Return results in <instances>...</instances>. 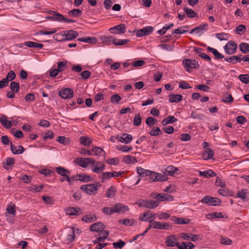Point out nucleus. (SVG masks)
Masks as SVG:
<instances>
[{"label": "nucleus", "instance_id": "nucleus-11", "mask_svg": "<svg viewBox=\"0 0 249 249\" xmlns=\"http://www.w3.org/2000/svg\"><path fill=\"white\" fill-rule=\"evenodd\" d=\"M116 139L119 142L127 144L132 140V136L127 133H123L122 135H117Z\"/></svg>", "mask_w": 249, "mask_h": 249}, {"label": "nucleus", "instance_id": "nucleus-8", "mask_svg": "<svg viewBox=\"0 0 249 249\" xmlns=\"http://www.w3.org/2000/svg\"><path fill=\"white\" fill-rule=\"evenodd\" d=\"M154 31V28L151 26H146L139 30L136 33L137 37L147 36L150 35Z\"/></svg>", "mask_w": 249, "mask_h": 249}, {"label": "nucleus", "instance_id": "nucleus-48", "mask_svg": "<svg viewBox=\"0 0 249 249\" xmlns=\"http://www.w3.org/2000/svg\"><path fill=\"white\" fill-rule=\"evenodd\" d=\"M125 244V242L122 240H119V241L112 243L113 246L115 249H122Z\"/></svg>", "mask_w": 249, "mask_h": 249}, {"label": "nucleus", "instance_id": "nucleus-59", "mask_svg": "<svg viewBox=\"0 0 249 249\" xmlns=\"http://www.w3.org/2000/svg\"><path fill=\"white\" fill-rule=\"evenodd\" d=\"M247 193V190L243 189L241 191H238L237 193V196L238 197L241 198L242 200H245L246 199V194Z\"/></svg>", "mask_w": 249, "mask_h": 249}, {"label": "nucleus", "instance_id": "nucleus-55", "mask_svg": "<svg viewBox=\"0 0 249 249\" xmlns=\"http://www.w3.org/2000/svg\"><path fill=\"white\" fill-rule=\"evenodd\" d=\"M92 151L94 153L93 155L95 156H99L101 152H104L105 154L106 153L102 148L98 146H93Z\"/></svg>", "mask_w": 249, "mask_h": 249}, {"label": "nucleus", "instance_id": "nucleus-36", "mask_svg": "<svg viewBox=\"0 0 249 249\" xmlns=\"http://www.w3.org/2000/svg\"><path fill=\"white\" fill-rule=\"evenodd\" d=\"M103 235L97 238L95 240L93 241L94 243H98L101 241H104L107 239L109 235V231H103L101 233Z\"/></svg>", "mask_w": 249, "mask_h": 249}, {"label": "nucleus", "instance_id": "nucleus-14", "mask_svg": "<svg viewBox=\"0 0 249 249\" xmlns=\"http://www.w3.org/2000/svg\"><path fill=\"white\" fill-rule=\"evenodd\" d=\"M208 24L207 23H204L202 25L197 26L191 30L190 31V34H192L194 32H196V34H199L200 35L203 34L204 31H207L208 30Z\"/></svg>", "mask_w": 249, "mask_h": 249}, {"label": "nucleus", "instance_id": "nucleus-13", "mask_svg": "<svg viewBox=\"0 0 249 249\" xmlns=\"http://www.w3.org/2000/svg\"><path fill=\"white\" fill-rule=\"evenodd\" d=\"M157 216L156 213H150L149 212L145 213H144L141 214L139 218V220L142 221H148L149 220L152 219V220H154V219H156Z\"/></svg>", "mask_w": 249, "mask_h": 249}, {"label": "nucleus", "instance_id": "nucleus-51", "mask_svg": "<svg viewBox=\"0 0 249 249\" xmlns=\"http://www.w3.org/2000/svg\"><path fill=\"white\" fill-rule=\"evenodd\" d=\"M157 120L155 118L152 117H148L146 119L145 123L149 127L153 126L156 124Z\"/></svg>", "mask_w": 249, "mask_h": 249}, {"label": "nucleus", "instance_id": "nucleus-54", "mask_svg": "<svg viewBox=\"0 0 249 249\" xmlns=\"http://www.w3.org/2000/svg\"><path fill=\"white\" fill-rule=\"evenodd\" d=\"M239 80L244 84L249 83V75L248 74H240L238 76Z\"/></svg>", "mask_w": 249, "mask_h": 249}, {"label": "nucleus", "instance_id": "nucleus-28", "mask_svg": "<svg viewBox=\"0 0 249 249\" xmlns=\"http://www.w3.org/2000/svg\"><path fill=\"white\" fill-rule=\"evenodd\" d=\"M137 172L139 176L142 178L148 176L150 174H151V171L144 169L141 167H138L137 168Z\"/></svg>", "mask_w": 249, "mask_h": 249}, {"label": "nucleus", "instance_id": "nucleus-47", "mask_svg": "<svg viewBox=\"0 0 249 249\" xmlns=\"http://www.w3.org/2000/svg\"><path fill=\"white\" fill-rule=\"evenodd\" d=\"M66 213L69 215H77L78 211L76 208L69 207L65 210Z\"/></svg>", "mask_w": 249, "mask_h": 249}, {"label": "nucleus", "instance_id": "nucleus-4", "mask_svg": "<svg viewBox=\"0 0 249 249\" xmlns=\"http://www.w3.org/2000/svg\"><path fill=\"white\" fill-rule=\"evenodd\" d=\"M159 205L158 201H155L152 199H143L140 202V207H145L148 209H154Z\"/></svg>", "mask_w": 249, "mask_h": 249}, {"label": "nucleus", "instance_id": "nucleus-23", "mask_svg": "<svg viewBox=\"0 0 249 249\" xmlns=\"http://www.w3.org/2000/svg\"><path fill=\"white\" fill-rule=\"evenodd\" d=\"M100 39L106 45H110L111 42L114 44V42L116 40L115 37L111 36H101Z\"/></svg>", "mask_w": 249, "mask_h": 249}, {"label": "nucleus", "instance_id": "nucleus-16", "mask_svg": "<svg viewBox=\"0 0 249 249\" xmlns=\"http://www.w3.org/2000/svg\"><path fill=\"white\" fill-rule=\"evenodd\" d=\"M97 219L94 213H90L84 215L82 218V221L86 223H91L95 221Z\"/></svg>", "mask_w": 249, "mask_h": 249}, {"label": "nucleus", "instance_id": "nucleus-33", "mask_svg": "<svg viewBox=\"0 0 249 249\" xmlns=\"http://www.w3.org/2000/svg\"><path fill=\"white\" fill-rule=\"evenodd\" d=\"M177 121V119L174 116L170 115L164 119L162 121L161 124L163 125H166L169 124L175 123Z\"/></svg>", "mask_w": 249, "mask_h": 249}, {"label": "nucleus", "instance_id": "nucleus-22", "mask_svg": "<svg viewBox=\"0 0 249 249\" xmlns=\"http://www.w3.org/2000/svg\"><path fill=\"white\" fill-rule=\"evenodd\" d=\"M183 99V96L180 94H170L169 95V101L170 103H178Z\"/></svg>", "mask_w": 249, "mask_h": 249}, {"label": "nucleus", "instance_id": "nucleus-5", "mask_svg": "<svg viewBox=\"0 0 249 249\" xmlns=\"http://www.w3.org/2000/svg\"><path fill=\"white\" fill-rule=\"evenodd\" d=\"M201 202L211 206H219L220 204V200L217 197H213L209 196H204Z\"/></svg>", "mask_w": 249, "mask_h": 249}, {"label": "nucleus", "instance_id": "nucleus-40", "mask_svg": "<svg viewBox=\"0 0 249 249\" xmlns=\"http://www.w3.org/2000/svg\"><path fill=\"white\" fill-rule=\"evenodd\" d=\"M114 173L107 172H102V175L100 176V179L102 182H104L105 180L109 179L111 178H113Z\"/></svg>", "mask_w": 249, "mask_h": 249}, {"label": "nucleus", "instance_id": "nucleus-44", "mask_svg": "<svg viewBox=\"0 0 249 249\" xmlns=\"http://www.w3.org/2000/svg\"><path fill=\"white\" fill-rule=\"evenodd\" d=\"M10 88L11 89V91L17 93L19 90L20 86L18 83L13 81L10 83Z\"/></svg>", "mask_w": 249, "mask_h": 249}, {"label": "nucleus", "instance_id": "nucleus-62", "mask_svg": "<svg viewBox=\"0 0 249 249\" xmlns=\"http://www.w3.org/2000/svg\"><path fill=\"white\" fill-rule=\"evenodd\" d=\"M246 31V27L244 25H238L236 28V32L238 35L243 34Z\"/></svg>", "mask_w": 249, "mask_h": 249}, {"label": "nucleus", "instance_id": "nucleus-34", "mask_svg": "<svg viewBox=\"0 0 249 249\" xmlns=\"http://www.w3.org/2000/svg\"><path fill=\"white\" fill-rule=\"evenodd\" d=\"M207 49L209 52L213 53L216 59H220L224 58V55H223L222 54L219 53L216 49L212 48L211 47H208L207 48Z\"/></svg>", "mask_w": 249, "mask_h": 249}, {"label": "nucleus", "instance_id": "nucleus-46", "mask_svg": "<svg viewBox=\"0 0 249 249\" xmlns=\"http://www.w3.org/2000/svg\"><path fill=\"white\" fill-rule=\"evenodd\" d=\"M173 23H171L168 25L164 26L161 29L158 31V33L160 35H163L166 31L173 26Z\"/></svg>", "mask_w": 249, "mask_h": 249}, {"label": "nucleus", "instance_id": "nucleus-58", "mask_svg": "<svg viewBox=\"0 0 249 249\" xmlns=\"http://www.w3.org/2000/svg\"><path fill=\"white\" fill-rule=\"evenodd\" d=\"M56 141L60 143L66 145L69 142V139L65 136H58L57 137Z\"/></svg>", "mask_w": 249, "mask_h": 249}, {"label": "nucleus", "instance_id": "nucleus-17", "mask_svg": "<svg viewBox=\"0 0 249 249\" xmlns=\"http://www.w3.org/2000/svg\"><path fill=\"white\" fill-rule=\"evenodd\" d=\"M79 142L83 146L89 148L92 143V141L90 138L87 136H82L79 139Z\"/></svg>", "mask_w": 249, "mask_h": 249}, {"label": "nucleus", "instance_id": "nucleus-56", "mask_svg": "<svg viewBox=\"0 0 249 249\" xmlns=\"http://www.w3.org/2000/svg\"><path fill=\"white\" fill-rule=\"evenodd\" d=\"M155 178H156L157 181H163L166 180L168 178L165 175L156 173Z\"/></svg>", "mask_w": 249, "mask_h": 249}, {"label": "nucleus", "instance_id": "nucleus-35", "mask_svg": "<svg viewBox=\"0 0 249 249\" xmlns=\"http://www.w3.org/2000/svg\"><path fill=\"white\" fill-rule=\"evenodd\" d=\"M24 45L27 47L30 48H42L43 47V45L41 43H39L37 42H34L32 41H26L24 42Z\"/></svg>", "mask_w": 249, "mask_h": 249}, {"label": "nucleus", "instance_id": "nucleus-6", "mask_svg": "<svg viewBox=\"0 0 249 249\" xmlns=\"http://www.w3.org/2000/svg\"><path fill=\"white\" fill-rule=\"evenodd\" d=\"M237 47V44L233 41H230L226 44L224 48L227 54H233L236 52Z\"/></svg>", "mask_w": 249, "mask_h": 249}, {"label": "nucleus", "instance_id": "nucleus-39", "mask_svg": "<svg viewBox=\"0 0 249 249\" xmlns=\"http://www.w3.org/2000/svg\"><path fill=\"white\" fill-rule=\"evenodd\" d=\"M56 171L58 175L64 177L66 178H67V176L68 174L70 175L69 171L60 166L56 168Z\"/></svg>", "mask_w": 249, "mask_h": 249}, {"label": "nucleus", "instance_id": "nucleus-60", "mask_svg": "<svg viewBox=\"0 0 249 249\" xmlns=\"http://www.w3.org/2000/svg\"><path fill=\"white\" fill-rule=\"evenodd\" d=\"M121 100V97L117 94H115L111 96L110 101L112 103L118 104Z\"/></svg>", "mask_w": 249, "mask_h": 249}, {"label": "nucleus", "instance_id": "nucleus-31", "mask_svg": "<svg viewBox=\"0 0 249 249\" xmlns=\"http://www.w3.org/2000/svg\"><path fill=\"white\" fill-rule=\"evenodd\" d=\"M200 176H203L205 178L213 177L216 176V174L211 169L205 170L204 171H199Z\"/></svg>", "mask_w": 249, "mask_h": 249}, {"label": "nucleus", "instance_id": "nucleus-20", "mask_svg": "<svg viewBox=\"0 0 249 249\" xmlns=\"http://www.w3.org/2000/svg\"><path fill=\"white\" fill-rule=\"evenodd\" d=\"M172 220L177 224H187L190 222L191 220L188 218L177 217L176 216H172Z\"/></svg>", "mask_w": 249, "mask_h": 249}, {"label": "nucleus", "instance_id": "nucleus-12", "mask_svg": "<svg viewBox=\"0 0 249 249\" xmlns=\"http://www.w3.org/2000/svg\"><path fill=\"white\" fill-rule=\"evenodd\" d=\"M114 213H124L129 210V208L122 203H117L113 206Z\"/></svg>", "mask_w": 249, "mask_h": 249}, {"label": "nucleus", "instance_id": "nucleus-53", "mask_svg": "<svg viewBox=\"0 0 249 249\" xmlns=\"http://www.w3.org/2000/svg\"><path fill=\"white\" fill-rule=\"evenodd\" d=\"M142 123V118L139 113L134 116L133 120V124L135 126H139Z\"/></svg>", "mask_w": 249, "mask_h": 249}, {"label": "nucleus", "instance_id": "nucleus-29", "mask_svg": "<svg viewBox=\"0 0 249 249\" xmlns=\"http://www.w3.org/2000/svg\"><path fill=\"white\" fill-rule=\"evenodd\" d=\"M65 39L67 40H71L77 36L78 33L73 30L65 31L64 32Z\"/></svg>", "mask_w": 249, "mask_h": 249}, {"label": "nucleus", "instance_id": "nucleus-52", "mask_svg": "<svg viewBox=\"0 0 249 249\" xmlns=\"http://www.w3.org/2000/svg\"><path fill=\"white\" fill-rule=\"evenodd\" d=\"M44 188V185L43 184L39 185H34L30 188V190L32 192L38 193L41 192Z\"/></svg>", "mask_w": 249, "mask_h": 249}, {"label": "nucleus", "instance_id": "nucleus-64", "mask_svg": "<svg viewBox=\"0 0 249 249\" xmlns=\"http://www.w3.org/2000/svg\"><path fill=\"white\" fill-rule=\"evenodd\" d=\"M102 212L107 215H111L114 213L113 206L112 207H105L102 209Z\"/></svg>", "mask_w": 249, "mask_h": 249}, {"label": "nucleus", "instance_id": "nucleus-26", "mask_svg": "<svg viewBox=\"0 0 249 249\" xmlns=\"http://www.w3.org/2000/svg\"><path fill=\"white\" fill-rule=\"evenodd\" d=\"M158 199L161 201H163L165 200L171 201L173 200L174 197L171 195L164 193H159Z\"/></svg>", "mask_w": 249, "mask_h": 249}, {"label": "nucleus", "instance_id": "nucleus-15", "mask_svg": "<svg viewBox=\"0 0 249 249\" xmlns=\"http://www.w3.org/2000/svg\"><path fill=\"white\" fill-rule=\"evenodd\" d=\"M109 31L112 34L124 33L126 32V28L124 25L119 24L110 28Z\"/></svg>", "mask_w": 249, "mask_h": 249}, {"label": "nucleus", "instance_id": "nucleus-45", "mask_svg": "<svg viewBox=\"0 0 249 249\" xmlns=\"http://www.w3.org/2000/svg\"><path fill=\"white\" fill-rule=\"evenodd\" d=\"M214 155V151L211 148H206L205 153L204 154V157L205 160L211 159Z\"/></svg>", "mask_w": 249, "mask_h": 249}, {"label": "nucleus", "instance_id": "nucleus-57", "mask_svg": "<svg viewBox=\"0 0 249 249\" xmlns=\"http://www.w3.org/2000/svg\"><path fill=\"white\" fill-rule=\"evenodd\" d=\"M6 210L10 214H15L16 213L15 205L12 202L8 205Z\"/></svg>", "mask_w": 249, "mask_h": 249}, {"label": "nucleus", "instance_id": "nucleus-1", "mask_svg": "<svg viewBox=\"0 0 249 249\" xmlns=\"http://www.w3.org/2000/svg\"><path fill=\"white\" fill-rule=\"evenodd\" d=\"M101 186V184L98 182H95L93 184H88L81 185V190L89 195H93L96 193L97 191Z\"/></svg>", "mask_w": 249, "mask_h": 249}, {"label": "nucleus", "instance_id": "nucleus-38", "mask_svg": "<svg viewBox=\"0 0 249 249\" xmlns=\"http://www.w3.org/2000/svg\"><path fill=\"white\" fill-rule=\"evenodd\" d=\"M119 223L121 224L125 225L127 226H132L136 223L135 220L133 219L125 218L119 220Z\"/></svg>", "mask_w": 249, "mask_h": 249}, {"label": "nucleus", "instance_id": "nucleus-49", "mask_svg": "<svg viewBox=\"0 0 249 249\" xmlns=\"http://www.w3.org/2000/svg\"><path fill=\"white\" fill-rule=\"evenodd\" d=\"M205 115L203 113H199L196 111H193L191 113V117L193 119H198L202 120L205 117Z\"/></svg>", "mask_w": 249, "mask_h": 249}, {"label": "nucleus", "instance_id": "nucleus-25", "mask_svg": "<svg viewBox=\"0 0 249 249\" xmlns=\"http://www.w3.org/2000/svg\"><path fill=\"white\" fill-rule=\"evenodd\" d=\"M79 41L89 44H95L97 42V39L95 37L86 36L79 38Z\"/></svg>", "mask_w": 249, "mask_h": 249}, {"label": "nucleus", "instance_id": "nucleus-7", "mask_svg": "<svg viewBox=\"0 0 249 249\" xmlns=\"http://www.w3.org/2000/svg\"><path fill=\"white\" fill-rule=\"evenodd\" d=\"M165 244L168 247L176 246L178 248L179 243L178 242V239L175 235H171L166 237Z\"/></svg>", "mask_w": 249, "mask_h": 249}, {"label": "nucleus", "instance_id": "nucleus-41", "mask_svg": "<svg viewBox=\"0 0 249 249\" xmlns=\"http://www.w3.org/2000/svg\"><path fill=\"white\" fill-rule=\"evenodd\" d=\"M240 51L243 53H249V44L246 42H242L239 46Z\"/></svg>", "mask_w": 249, "mask_h": 249}, {"label": "nucleus", "instance_id": "nucleus-21", "mask_svg": "<svg viewBox=\"0 0 249 249\" xmlns=\"http://www.w3.org/2000/svg\"><path fill=\"white\" fill-rule=\"evenodd\" d=\"M93 159L89 158H79V166L86 168L89 164H91Z\"/></svg>", "mask_w": 249, "mask_h": 249}, {"label": "nucleus", "instance_id": "nucleus-24", "mask_svg": "<svg viewBox=\"0 0 249 249\" xmlns=\"http://www.w3.org/2000/svg\"><path fill=\"white\" fill-rule=\"evenodd\" d=\"M0 122L6 129H9L12 126L11 122L7 120V117L5 115H2L0 118Z\"/></svg>", "mask_w": 249, "mask_h": 249}, {"label": "nucleus", "instance_id": "nucleus-2", "mask_svg": "<svg viewBox=\"0 0 249 249\" xmlns=\"http://www.w3.org/2000/svg\"><path fill=\"white\" fill-rule=\"evenodd\" d=\"M182 65L188 72H191V69H197L199 67L198 62L196 59L189 58L184 59L182 61Z\"/></svg>", "mask_w": 249, "mask_h": 249}, {"label": "nucleus", "instance_id": "nucleus-9", "mask_svg": "<svg viewBox=\"0 0 249 249\" xmlns=\"http://www.w3.org/2000/svg\"><path fill=\"white\" fill-rule=\"evenodd\" d=\"M73 92L70 88H66L64 89H62L58 92V95L62 99H67L72 97Z\"/></svg>", "mask_w": 249, "mask_h": 249}, {"label": "nucleus", "instance_id": "nucleus-19", "mask_svg": "<svg viewBox=\"0 0 249 249\" xmlns=\"http://www.w3.org/2000/svg\"><path fill=\"white\" fill-rule=\"evenodd\" d=\"M10 150L14 154L18 155L22 154L25 149L21 145H18L17 147L15 146L12 142H10Z\"/></svg>", "mask_w": 249, "mask_h": 249}, {"label": "nucleus", "instance_id": "nucleus-42", "mask_svg": "<svg viewBox=\"0 0 249 249\" xmlns=\"http://www.w3.org/2000/svg\"><path fill=\"white\" fill-rule=\"evenodd\" d=\"M222 101L224 103H231L233 101V98L231 94L224 92L223 94Z\"/></svg>", "mask_w": 249, "mask_h": 249}, {"label": "nucleus", "instance_id": "nucleus-30", "mask_svg": "<svg viewBox=\"0 0 249 249\" xmlns=\"http://www.w3.org/2000/svg\"><path fill=\"white\" fill-rule=\"evenodd\" d=\"M187 16L189 18H197L198 14L195 12L193 9L188 7H185L183 9Z\"/></svg>", "mask_w": 249, "mask_h": 249}, {"label": "nucleus", "instance_id": "nucleus-27", "mask_svg": "<svg viewBox=\"0 0 249 249\" xmlns=\"http://www.w3.org/2000/svg\"><path fill=\"white\" fill-rule=\"evenodd\" d=\"M122 161L126 164H134L138 162L137 159L132 156H125L123 159Z\"/></svg>", "mask_w": 249, "mask_h": 249}, {"label": "nucleus", "instance_id": "nucleus-18", "mask_svg": "<svg viewBox=\"0 0 249 249\" xmlns=\"http://www.w3.org/2000/svg\"><path fill=\"white\" fill-rule=\"evenodd\" d=\"M104 225L101 222H97L92 224L90 226V230L92 231L100 232L103 231Z\"/></svg>", "mask_w": 249, "mask_h": 249}, {"label": "nucleus", "instance_id": "nucleus-37", "mask_svg": "<svg viewBox=\"0 0 249 249\" xmlns=\"http://www.w3.org/2000/svg\"><path fill=\"white\" fill-rule=\"evenodd\" d=\"M92 179V177L89 175L85 174H79V181L83 182H88L91 181Z\"/></svg>", "mask_w": 249, "mask_h": 249}, {"label": "nucleus", "instance_id": "nucleus-3", "mask_svg": "<svg viewBox=\"0 0 249 249\" xmlns=\"http://www.w3.org/2000/svg\"><path fill=\"white\" fill-rule=\"evenodd\" d=\"M91 164L92 165L91 171L97 174L102 173L105 168V164L100 161H95L93 160Z\"/></svg>", "mask_w": 249, "mask_h": 249}, {"label": "nucleus", "instance_id": "nucleus-61", "mask_svg": "<svg viewBox=\"0 0 249 249\" xmlns=\"http://www.w3.org/2000/svg\"><path fill=\"white\" fill-rule=\"evenodd\" d=\"M15 78L16 74L13 71H10L5 77L6 79L8 81H11L15 79Z\"/></svg>", "mask_w": 249, "mask_h": 249}, {"label": "nucleus", "instance_id": "nucleus-50", "mask_svg": "<svg viewBox=\"0 0 249 249\" xmlns=\"http://www.w3.org/2000/svg\"><path fill=\"white\" fill-rule=\"evenodd\" d=\"M116 189L114 186H111L106 193V196L107 197H112L115 195Z\"/></svg>", "mask_w": 249, "mask_h": 249}, {"label": "nucleus", "instance_id": "nucleus-43", "mask_svg": "<svg viewBox=\"0 0 249 249\" xmlns=\"http://www.w3.org/2000/svg\"><path fill=\"white\" fill-rule=\"evenodd\" d=\"M184 28L188 29L189 27L188 26H184L180 27H179L178 28L175 29L173 30L172 32V34H182L184 33H186L188 32V30H184Z\"/></svg>", "mask_w": 249, "mask_h": 249}, {"label": "nucleus", "instance_id": "nucleus-10", "mask_svg": "<svg viewBox=\"0 0 249 249\" xmlns=\"http://www.w3.org/2000/svg\"><path fill=\"white\" fill-rule=\"evenodd\" d=\"M151 223L153 224V228L155 229L168 230L171 228L170 224L167 222H161L154 220V222H151Z\"/></svg>", "mask_w": 249, "mask_h": 249}, {"label": "nucleus", "instance_id": "nucleus-32", "mask_svg": "<svg viewBox=\"0 0 249 249\" xmlns=\"http://www.w3.org/2000/svg\"><path fill=\"white\" fill-rule=\"evenodd\" d=\"M195 245L191 242H182L178 246V249H194Z\"/></svg>", "mask_w": 249, "mask_h": 249}, {"label": "nucleus", "instance_id": "nucleus-63", "mask_svg": "<svg viewBox=\"0 0 249 249\" xmlns=\"http://www.w3.org/2000/svg\"><path fill=\"white\" fill-rule=\"evenodd\" d=\"M160 133L161 130L160 128L158 127H156L153 128L149 132V134L152 136H156L160 135Z\"/></svg>", "mask_w": 249, "mask_h": 249}]
</instances>
